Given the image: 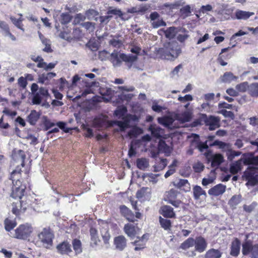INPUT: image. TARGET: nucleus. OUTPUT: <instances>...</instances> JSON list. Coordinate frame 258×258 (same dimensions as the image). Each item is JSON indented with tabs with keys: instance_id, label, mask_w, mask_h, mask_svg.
<instances>
[{
	"instance_id": "41",
	"label": "nucleus",
	"mask_w": 258,
	"mask_h": 258,
	"mask_svg": "<svg viewBox=\"0 0 258 258\" xmlns=\"http://www.w3.org/2000/svg\"><path fill=\"white\" fill-rule=\"evenodd\" d=\"M248 93L252 97H258V83L250 84L248 87Z\"/></svg>"
},
{
	"instance_id": "29",
	"label": "nucleus",
	"mask_w": 258,
	"mask_h": 258,
	"mask_svg": "<svg viewBox=\"0 0 258 258\" xmlns=\"http://www.w3.org/2000/svg\"><path fill=\"white\" fill-rule=\"evenodd\" d=\"M177 34V39L180 42H184L189 37L187 31L184 28H179Z\"/></svg>"
},
{
	"instance_id": "63",
	"label": "nucleus",
	"mask_w": 258,
	"mask_h": 258,
	"mask_svg": "<svg viewBox=\"0 0 258 258\" xmlns=\"http://www.w3.org/2000/svg\"><path fill=\"white\" fill-rule=\"evenodd\" d=\"M61 23H68L71 20L70 15L68 14H62L61 15Z\"/></svg>"
},
{
	"instance_id": "18",
	"label": "nucleus",
	"mask_w": 258,
	"mask_h": 258,
	"mask_svg": "<svg viewBox=\"0 0 258 258\" xmlns=\"http://www.w3.org/2000/svg\"><path fill=\"white\" fill-rule=\"evenodd\" d=\"M90 236H91V246L95 248L98 245V243L100 242V239L98 238L97 231L94 228H91L90 230Z\"/></svg>"
},
{
	"instance_id": "22",
	"label": "nucleus",
	"mask_w": 258,
	"mask_h": 258,
	"mask_svg": "<svg viewBox=\"0 0 258 258\" xmlns=\"http://www.w3.org/2000/svg\"><path fill=\"white\" fill-rule=\"evenodd\" d=\"M124 231L128 237L133 238L137 234L136 227L132 224H127L124 225Z\"/></svg>"
},
{
	"instance_id": "42",
	"label": "nucleus",
	"mask_w": 258,
	"mask_h": 258,
	"mask_svg": "<svg viewBox=\"0 0 258 258\" xmlns=\"http://www.w3.org/2000/svg\"><path fill=\"white\" fill-rule=\"evenodd\" d=\"M17 225L15 220L11 218H8L5 220V227L7 231H10Z\"/></svg>"
},
{
	"instance_id": "43",
	"label": "nucleus",
	"mask_w": 258,
	"mask_h": 258,
	"mask_svg": "<svg viewBox=\"0 0 258 258\" xmlns=\"http://www.w3.org/2000/svg\"><path fill=\"white\" fill-rule=\"evenodd\" d=\"M25 154L24 152L22 150H19L18 153L15 154L14 155V158L16 160H18L22 166L23 167L24 166V160L25 159Z\"/></svg>"
},
{
	"instance_id": "37",
	"label": "nucleus",
	"mask_w": 258,
	"mask_h": 258,
	"mask_svg": "<svg viewBox=\"0 0 258 258\" xmlns=\"http://www.w3.org/2000/svg\"><path fill=\"white\" fill-rule=\"evenodd\" d=\"M85 15L87 19L89 20H94L95 21H97L98 20V16L99 15V13L95 10H88L86 12Z\"/></svg>"
},
{
	"instance_id": "1",
	"label": "nucleus",
	"mask_w": 258,
	"mask_h": 258,
	"mask_svg": "<svg viewBox=\"0 0 258 258\" xmlns=\"http://www.w3.org/2000/svg\"><path fill=\"white\" fill-rule=\"evenodd\" d=\"M246 165H258V156L243 157L230 164L229 171L231 173L235 174L241 171L242 164ZM247 185L254 186L258 184V167H249L244 171L243 175Z\"/></svg>"
},
{
	"instance_id": "31",
	"label": "nucleus",
	"mask_w": 258,
	"mask_h": 258,
	"mask_svg": "<svg viewBox=\"0 0 258 258\" xmlns=\"http://www.w3.org/2000/svg\"><path fill=\"white\" fill-rule=\"evenodd\" d=\"M121 213L126 218V219L130 221H134L133 214L131 210H130L125 206H122L120 208Z\"/></svg>"
},
{
	"instance_id": "40",
	"label": "nucleus",
	"mask_w": 258,
	"mask_h": 258,
	"mask_svg": "<svg viewBox=\"0 0 258 258\" xmlns=\"http://www.w3.org/2000/svg\"><path fill=\"white\" fill-rule=\"evenodd\" d=\"M159 223L162 228L165 230L169 231L171 230V222L170 220L159 217Z\"/></svg>"
},
{
	"instance_id": "11",
	"label": "nucleus",
	"mask_w": 258,
	"mask_h": 258,
	"mask_svg": "<svg viewBox=\"0 0 258 258\" xmlns=\"http://www.w3.org/2000/svg\"><path fill=\"white\" fill-rule=\"evenodd\" d=\"M205 123L206 125L209 126V129L213 131L220 126V118L211 115L207 118Z\"/></svg>"
},
{
	"instance_id": "15",
	"label": "nucleus",
	"mask_w": 258,
	"mask_h": 258,
	"mask_svg": "<svg viewBox=\"0 0 258 258\" xmlns=\"http://www.w3.org/2000/svg\"><path fill=\"white\" fill-rule=\"evenodd\" d=\"M226 186L222 184H219L210 189L208 194L214 196H219L222 195L225 191Z\"/></svg>"
},
{
	"instance_id": "54",
	"label": "nucleus",
	"mask_w": 258,
	"mask_h": 258,
	"mask_svg": "<svg viewBox=\"0 0 258 258\" xmlns=\"http://www.w3.org/2000/svg\"><path fill=\"white\" fill-rule=\"evenodd\" d=\"M152 27L154 28H157L161 26H166V23L161 19H158L151 22Z\"/></svg>"
},
{
	"instance_id": "20",
	"label": "nucleus",
	"mask_w": 258,
	"mask_h": 258,
	"mask_svg": "<svg viewBox=\"0 0 258 258\" xmlns=\"http://www.w3.org/2000/svg\"><path fill=\"white\" fill-rule=\"evenodd\" d=\"M58 252L61 254H68L72 251L71 245L67 242H63L57 246Z\"/></svg>"
},
{
	"instance_id": "46",
	"label": "nucleus",
	"mask_w": 258,
	"mask_h": 258,
	"mask_svg": "<svg viewBox=\"0 0 258 258\" xmlns=\"http://www.w3.org/2000/svg\"><path fill=\"white\" fill-rule=\"evenodd\" d=\"M72 244L74 250L77 254L82 252V243L80 240L75 239L73 241Z\"/></svg>"
},
{
	"instance_id": "33",
	"label": "nucleus",
	"mask_w": 258,
	"mask_h": 258,
	"mask_svg": "<svg viewBox=\"0 0 258 258\" xmlns=\"http://www.w3.org/2000/svg\"><path fill=\"white\" fill-rule=\"evenodd\" d=\"M149 130L151 131L152 135L156 138H160L163 133L162 129L156 125H150Z\"/></svg>"
},
{
	"instance_id": "30",
	"label": "nucleus",
	"mask_w": 258,
	"mask_h": 258,
	"mask_svg": "<svg viewBox=\"0 0 258 258\" xmlns=\"http://www.w3.org/2000/svg\"><path fill=\"white\" fill-rule=\"evenodd\" d=\"M176 118L182 123L188 122L191 118V113L188 111H184L177 114Z\"/></svg>"
},
{
	"instance_id": "23",
	"label": "nucleus",
	"mask_w": 258,
	"mask_h": 258,
	"mask_svg": "<svg viewBox=\"0 0 258 258\" xmlns=\"http://www.w3.org/2000/svg\"><path fill=\"white\" fill-rule=\"evenodd\" d=\"M231 250L230 252V254L234 256H236L238 255L240 251V241L236 238L232 242L231 244Z\"/></svg>"
},
{
	"instance_id": "60",
	"label": "nucleus",
	"mask_w": 258,
	"mask_h": 258,
	"mask_svg": "<svg viewBox=\"0 0 258 258\" xmlns=\"http://www.w3.org/2000/svg\"><path fill=\"white\" fill-rule=\"evenodd\" d=\"M18 84L19 86L22 87L23 89H25L27 86V82L24 77H21L18 80Z\"/></svg>"
},
{
	"instance_id": "56",
	"label": "nucleus",
	"mask_w": 258,
	"mask_h": 258,
	"mask_svg": "<svg viewBox=\"0 0 258 258\" xmlns=\"http://www.w3.org/2000/svg\"><path fill=\"white\" fill-rule=\"evenodd\" d=\"M9 27L8 25L4 21H0V31L4 35L7 31H9Z\"/></svg>"
},
{
	"instance_id": "51",
	"label": "nucleus",
	"mask_w": 258,
	"mask_h": 258,
	"mask_svg": "<svg viewBox=\"0 0 258 258\" xmlns=\"http://www.w3.org/2000/svg\"><path fill=\"white\" fill-rule=\"evenodd\" d=\"M10 19L13 22V23L19 29L23 31V32L25 31L23 26V25L22 24V20H18L16 19L15 17L11 16L10 17Z\"/></svg>"
},
{
	"instance_id": "7",
	"label": "nucleus",
	"mask_w": 258,
	"mask_h": 258,
	"mask_svg": "<svg viewBox=\"0 0 258 258\" xmlns=\"http://www.w3.org/2000/svg\"><path fill=\"white\" fill-rule=\"evenodd\" d=\"M37 236L38 242H40L43 247L49 248L52 246L54 235L49 228H43Z\"/></svg>"
},
{
	"instance_id": "49",
	"label": "nucleus",
	"mask_w": 258,
	"mask_h": 258,
	"mask_svg": "<svg viewBox=\"0 0 258 258\" xmlns=\"http://www.w3.org/2000/svg\"><path fill=\"white\" fill-rule=\"evenodd\" d=\"M142 133V130L137 127H134L128 133V136L131 138L136 137Z\"/></svg>"
},
{
	"instance_id": "58",
	"label": "nucleus",
	"mask_w": 258,
	"mask_h": 258,
	"mask_svg": "<svg viewBox=\"0 0 258 258\" xmlns=\"http://www.w3.org/2000/svg\"><path fill=\"white\" fill-rule=\"evenodd\" d=\"M257 203L256 202H253L249 205H244V210L248 213L251 212L256 207Z\"/></svg>"
},
{
	"instance_id": "21",
	"label": "nucleus",
	"mask_w": 258,
	"mask_h": 258,
	"mask_svg": "<svg viewBox=\"0 0 258 258\" xmlns=\"http://www.w3.org/2000/svg\"><path fill=\"white\" fill-rule=\"evenodd\" d=\"M111 38L108 42L110 45L119 48L123 45V41L120 38V36L115 35L111 36Z\"/></svg>"
},
{
	"instance_id": "28",
	"label": "nucleus",
	"mask_w": 258,
	"mask_h": 258,
	"mask_svg": "<svg viewBox=\"0 0 258 258\" xmlns=\"http://www.w3.org/2000/svg\"><path fill=\"white\" fill-rule=\"evenodd\" d=\"M55 76L56 74L52 72L43 74L39 77L38 82L41 84H46L50 79L54 77Z\"/></svg>"
},
{
	"instance_id": "5",
	"label": "nucleus",
	"mask_w": 258,
	"mask_h": 258,
	"mask_svg": "<svg viewBox=\"0 0 258 258\" xmlns=\"http://www.w3.org/2000/svg\"><path fill=\"white\" fill-rule=\"evenodd\" d=\"M159 51L162 58L170 60L176 59L181 52V50L177 44L174 42L169 43Z\"/></svg>"
},
{
	"instance_id": "9",
	"label": "nucleus",
	"mask_w": 258,
	"mask_h": 258,
	"mask_svg": "<svg viewBox=\"0 0 258 258\" xmlns=\"http://www.w3.org/2000/svg\"><path fill=\"white\" fill-rule=\"evenodd\" d=\"M242 253L244 255L250 254V258H258V244H253L250 241L242 244Z\"/></svg>"
},
{
	"instance_id": "34",
	"label": "nucleus",
	"mask_w": 258,
	"mask_h": 258,
	"mask_svg": "<svg viewBox=\"0 0 258 258\" xmlns=\"http://www.w3.org/2000/svg\"><path fill=\"white\" fill-rule=\"evenodd\" d=\"M137 166L140 169L145 170L149 167V160L144 158L138 159Z\"/></svg>"
},
{
	"instance_id": "2",
	"label": "nucleus",
	"mask_w": 258,
	"mask_h": 258,
	"mask_svg": "<svg viewBox=\"0 0 258 258\" xmlns=\"http://www.w3.org/2000/svg\"><path fill=\"white\" fill-rule=\"evenodd\" d=\"M20 171V169H16L11 173V179L12 180L13 184L11 197L25 201L26 197L24 196V192L26 186L22 184V182L19 179L21 174Z\"/></svg>"
},
{
	"instance_id": "3",
	"label": "nucleus",
	"mask_w": 258,
	"mask_h": 258,
	"mask_svg": "<svg viewBox=\"0 0 258 258\" xmlns=\"http://www.w3.org/2000/svg\"><path fill=\"white\" fill-rule=\"evenodd\" d=\"M127 111L125 107L121 106L118 108L115 111L114 114L119 117H122L123 121H114L113 124L117 125L121 131H123L131 126L132 122H136L139 120V118L135 115L128 114L124 118L123 116L125 115Z\"/></svg>"
},
{
	"instance_id": "32",
	"label": "nucleus",
	"mask_w": 258,
	"mask_h": 258,
	"mask_svg": "<svg viewBox=\"0 0 258 258\" xmlns=\"http://www.w3.org/2000/svg\"><path fill=\"white\" fill-rule=\"evenodd\" d=\"M222 253L218 249L212 248L208 250L205 254V258H220Z\"/></svg>"
},
{
	"instance_id": "35",
	"label": "nucleus",
	"mask_w": 258,
	"mask_h": 258,
	"mask_svg": "<svg viewBox=\"0 0 258 258\" xmlns=\"http://www.w3.org/2000/svg\"><path fill=\"white\" fill-rule=\"evenodd\" d=\"M179 28L171 27L167 29L164 31L166 37L170 39L173 38L176 34L178 33Z\"/></svg>"
},
{
	"instance_id": "53",
	"label": "nucleus",
	"mask_w": 258,
	"mask_h": 258,
	"mask_svg": "<svg viewBox=\"0 0 258 258\" xmlns=\"http://www.w3.org/2000/svg\"><path fill=\"white\" fill-rule=\"evenodd\" d=\"M180 12L184 18L188 17L191 13V8L189 5H186L180 9Z\"/></svg>"
},
{
	"instance_id": "13",
	"label": "nucleus",
	"mask_w": 258,
	"mask_h": 258,
	"mask_svg": "<svg viewBox=\"0 0 258 258\" xmlns=\"http://www.w3.org/2000/svg\"><path fill=\"white\" fill-rule=\"evenodd\" d=\"M192 136L194 137V139L191 142V146L194 147V148H198L200 151L203 152L204 150L208 148V146L207 144V141L205 143H201L199 142V136L193 134Z\"/></svg>"
},
{
	"instance_id": "50",
	"label": "nucleus",
	"mask_w": 258,
	"mask_h": 258,
	"mask_svg": "<svg viewBox=\"0 0 258 258\" xmlns=\"http://www.w3.org/2000/svg\"><path fill=\"white\" fill-rule=\"evenodd\" d=\"M110 55L111 53L105 50L99 51L98 54L99 58L102 61L106 60L107 59L109 60Z\"/></svg>"
},
{
	"instance_id": "61",
	"label": "nucleus",
	"mask_w": 258,
	"mask_h": 258,
	"mask_svg": "<svg viewBox=\"0 0 258 258\" xmlns=\"http://www.w3.org/2000/svg\"><path fill=\"white\" fill-rule=\"evenodd\" d=\"M107 13L108 15H114L119 17H121L122 16L121 11L117 9L109 10L107 11Z\"/></svg>"
},
{
	"instance_id": "17",
	"label": "nucleus",
	"mask_w": 258,
	"mask_h": 258,
	"mask_svg": "<svg viewBox=\"0 0 258 258\" xmlns=\"http://www.w3.org/2000/svg\"><path fill=\"white\" fill-rule=\"evenodd\" d=\"M114 244L117 249L122 250L126 245V240L123 236H119L114 238Z\"/></svg>"
},
{
	"instance_id": "47",
	"label": "nucleus",
	"mask_w": 258,
	"mask_h": 258,
	"mask_svg": "<svg viewBox=\"0 0 258 258\" xmlns=\"http://www.w3.org/2000/svg\"><path fill=\"white\" fill-rule=\"evenodd\" d=\"M167 165V160L166 159H162L158 165L154 166V171L158 172L162 170Z\"/></svg>"
},
{
	"instance_id": "12",
	"label": "nucleus",
	"mask_w": 258,
	"mask_h": 258,
	"mask_svg": "<svg viewBox=\"0 0 258 258\" xmlns=\"http://www.w3.org/2000/svg\"><path fill=\"white\" fill-rule=\"evenodd\" d=\"M118 89L122 92L121 95L122 99L128 101L131 100L134 95L132 93H126V92H132L135 90V88L133 86H119Z\"/></svg>"
},
{
	"instance_id": "45",
	"label": "nucleus",
	"mask_w": 258,
	"mask_h": 258,
	"mask_svg": "<svg viewBox=\"0 0 258 258\" xmlns=\"http://www.w3.org/2000/svg\"><path fill=\"white\" fill-rule=\"evenodd\" d=\"M178 186L185 191H188L190 190V184L188 181L185 179H180L178 183Z\"/></svg>"
},
{
	"instance_id": "24",
	"label": "nucleus",
	"mask_w": 258,
	"mask_h": 258,
	"mask_svg": "<svg viewBox=\"0 0 258 258\" xmlns=\"http://www.w3.org/2000/svg\"><path fill=\"white\" fill-rule=\"evenodd\" d=\"M158 122L167 127H171L174 119L170 116H164L163 117H159L158 118Z\"/></svg>"
},
{
	"instance_id": "36",
	"label": "nucleus",
	"mask_w": 258,
	"mask_h": 258,
	"mask_svg": "<svg viewBox=\"0 0 258 258\" xmlns=\"http://www.w3.org/2000/svg\"><path fill=\"white\" fill-rule=\"evenodd\" d=\"M177 194L178 192L176 190L171 189L169 191L165 192L164 200L168 202L172 201L173 200H175L177 197Z\"/></svg>"
},
{
	"instance_id": "14",
	"label": "nucleus",
	"mask_w": 258,
	"mask_h": 258,
	"mask_svg": "<svg viewBox=\"0 0 258 258\" xmlns=\"http://www.w3.org/2000/svg\"><path fill=\"white\" fill-rule=\"evenodd\" d=\"M195 249L199 252H203L206 248L207 244L206 240L202 237H198L195 239Z\"/></svg>"
},
{
	"instance_id": "55",
	"label": "nucleus",
	"mask_w": 258,
	"mask_h": 258,
	"mask_svg": "<svg viewBox=\"0 0 258 258\" xmlns=\"http://www.w3.org/2000/svg\"><path fill=\"white\" fill-rule=\"evenodd\" d=\"M241 154V152L239 151H235L234 150H229L228 152L227 153V156L228 159L231 161L235 157L238 156Z\"/></svg>"
},
{
	"instance_id": "38",
	"label": "nucleus",
	"mask_w": 258,
	"mask_h": 258,
	"mask_svg": "<svg viewBox=\"0 0 258 258\" xmlns=\"http://www.w3.org/2000/svg\"><path fill=\"white\" fill-rule=\"evenodd\" d=\"M159 176V174L146 173L143 175V179L146 182H152L153 184L157 183L158 179L157 178Z\"/></svg>"
},
{
	"instance_id": "44",
	"label": "nucleus",
	"mask_w": 258,
	"mask_h": 258,
	"mask_svg": "<svg viewBox=\"0 0 258 258\" xmlns=\"http://www.w3.org/2000/svg\"><path fill=\"white\" fill-rule=\"evenodd\" d=\"M195 239L192 238H188L182 243H181L180 247L183 249H187L195 245Z\"/></svg>"
},
{
	"instance_id": "62",
	"label": "nucleus",
	"mask_w": 258,
	"mask_h": 258,
	"mask_svg": "<svg viewBox=\"0 0 258 258\" xmlns=\"http://www.w3.org/2000/svg\"><path fill=\"white\" fill-rule=\"evenodd\" d=\"M56 124L57 126H58L60 129L62 130L66 133H68L71 130L70 128L66 127V123L64 122L59 121L57 122Z\"/></svg>"
},
{
	"instance_id": "52",
	"label": "nucleus",
	"mask_w": 258,
	"mask_h": 258,
	"mask_svg": "<svg viewBox=\"0 0 258 258\" xmlns=\"http://www.w3.org/2000/svg\"><path fill=\"white\" fill-rule=\"evenodd\" d=\"M248 83L247 82H244L238 84L236 86V89L238 92H244L247 89L248 90Z\"/></svg>"
},
{
	"instance_id": "8",
	"label": "nucleus",
	"mask_w": 258,
	"mask_h": 258,
	"mask_svg": "<svg viewBox=\"0 0 258 258\" xmlns=\"http://www.w3.org/2000/svg\"><path fill=\"white\" fill-rule=\"evenodd\" d=\"M33 231V227L28 224L20 225L11 237L19 239L27 240Z\"/></svg>"
},
{
	"instance_id": "19",
	"label": "nucleus",
	"mask_w": 258,
	"mask_h": 258,
	"mask_svg": "<svg viewBox=\"0 0 258 258\" xmlns=\"http://www.w3.org/2000/svg\"><path fill=\"white\" fill-rule=\"evenodd\" d=\"M161 214L165 217L172 218L175 217V214L173 209L169 206H163L161 209Z\"/></svg>"
},
{
	"instance_id": "48",
	"label": "nucleus",
	"mask_w": 258,
	"mask_h": 258,
	"mask_svg": "<svg viewBox=\"0 0 258 258\" xmlns=\"http://www.w3.org/2000/svg\"><path fill=\"white\" fill-rule=\"evenodd\" d=\"M241 201V196L240 195L233 196L229 202V204L232 207L235 208Z\"/></svg>"
},
{
	"instance_id": "57",
	"label": "nucleus",
	"mask_w": 258,
	"mask_h": 258,
	"mask_svg": "<svg viewBox=\"0 0 258 258\" xmlns=\"http://www.w3.org/2000/svg\"><path fill=\"white\" fill-rule=\"evenodd\" d=\"M205 166L203 164L200 162H197L193 165V168L195 172H200L203 170Z\"/></svg>"
},
{
	"instance_id": "4",
	"label": "nucleus",
	"mask_w": 258,
	"mask_h": 258,
	"mask_svg": "<svg viewBox=\"0 0 258 258\" xmlns=\"http://www.w3.org/2000/svg\"><path fill=\"white\" fill-rule=\"evenodd\" d=\"M137 57L133 54H125L114 50L111 53L109 60L115 68L120 67L122 61L132 63L136 61Z\"/></svg>"
},
{
	"instance_id": "26",
	"label": "nucleus",
	"mask_w": 258,
	"mask_h": 258,
	"mask_svg": "<svg viewBox=\"0 0 258 258\" xmlns=\"http://www.w3.org/2000/svg\"><path fill=\"white\" fill-rule=\"evenodd\" d=\"M193 194L196 200H199L201 197H206V192L202 188L198 185H196L193 188Z\"/></svg>"
},
{
	"instance_id": "25",
	"label": "nucleus",
	"mask_w": 258,
	"mask_h": 258,
	"mask_svg": "<svg viewBox=\"0 0 258 258\" xmlns=\"http://www.w3.org/2000/svg\"><path fill=\"white\" fill-rule=\"evenodd\" d=\"M224 161L223 156L220 154H216L212 157L211 165L213 167H218Z\"/></svg>"
},
{
	"instance_id": "59",
	"label": "nucleus",
	"mask_w": 258,
	"mask_h": 258,
	"mask_svg": "<svg viewBox=\"0 0 258 258\" xmlns=\"http://www.w3.org/2000/svg\"><path fill=\"white\" fill-rule=\"evenodd\" d=\"M44 124L45 126V130H48L50 127L55 125V123L52 122L50 120L47 118L46 117H44Z\"/></svg>"
},
{
	"instance_id": "16",
	"label": "nucleus",
	"mask_w": 258,
	"mask_h": 258,
	"mask_svg": "<svg viewBox=\"0 0 258 258\" xmlns=\"http://www.w3.org/2000/svg\"><path fill=\"white\" fill-rule=\"evenodd\" d=\"M253 12L237 10L235 12V16L237 20H246L254 15Z\"/></svg>"
},
{
	"instance_id": "6",
	"label": "nucleus",
	"mask_w": 258,
	"mask_h": 258,
	"mask_svg": "<svg viewBox=\"0 0 258 258\" xmlns=\"http://www.w3.org/2000/svg\"><path fill=\"white\" fill-rule=\"evenodd\" d=\"M31 91L33 95L32 100L33 104H40L43 98L47 100L50 97L48 89L44 87L39 88L38 85L36 83H33L31 85Z\"/></svg>"
},
{
	"instance_id": "27",
	"label": "nucleus",
	"mask_w": 258,
	"mask_h": 258,
	"mask_svg": "<svg viewBox=\"0 0 258 258\" xmlns=\"http://www.w3.org/2000/svg\"><path fill=\"white\" fill-rule=\"evenodd\" d=\"M40 116V113L35 110H33L28 116V121L31 125H35L39 118Z\"/></svg>"
},
{
	"instance_id": "39",
	"label": "nucleus",
	"mask_w": 258,
	"mask_h": 258,
	"mask_svg": "<svg viewBox=\"0 0 258 258\" xmlns=\"http://www.w3.org/2000/svg\"><path fill=\"white\" fill-rule=\"evenodd\" d=\"M238 79V77L234 76L231 72H226L221 77V80L224 83H230L231 82L236 80Z\"/></svg>"
},
{
	"instance_id": "10",
	"label": "nucleus",
	"mask_w": 258,
	"mask_h": 258,
	"mask_svg": "<svg viewBox=\"0 0 258 258\" xmlns=\"http://www.w3.org/2000/svg\"><path fill=\"white\" fill-rule=\"evenodd\" d=\"M28 203L24 200H20L17 202L13 203L12 205V211L16 215H19L24 212L27 209Z\"/></svg>"
},
{
	"instance_id": "64",
	"label": "nucleus",
	"mask_w": 258,
	"mask_h": 258,
	"mask_svg": "<svg viewBox=\"0 0 258 258\" xmlns=\"http://www.w3.org/2000/svg\"><path fill=\"white\" fill-rule=\"evenodd\" d=\"M249 124L253 126H258V117L256 116H253L250 117Z\"/></svg>"
}]
</instances>
